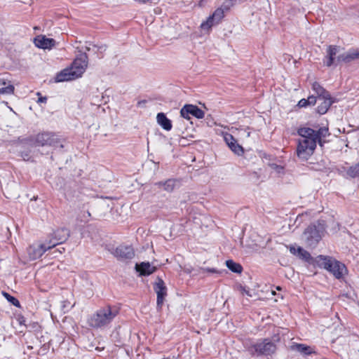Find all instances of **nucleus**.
I'll use <instances>...</instances> for the list:
<instances>
[{
  "label": "nucleus",
  "instance_id": "nucleus-38",
  "mask_svg": "<svg viewBox=\"0 0 359 359\" xmlns=\"http://www.w3.org/2000/svg\"><path fill=\"white\" fill-rule=\"evenodd\" d=\"M86 215L87 216H86L85 215H83L84 219H82V220L84 221V222H88L89 221V217H90V216H91V215H90V212L88 210L86 211Z\"/></svg>",
  "mask_w": 359,
  "mask_h": 359
},
{
  "label": "nucleus",
  "instance_id": "nucleus-1",
  "mask_svg": "<svg viewBox=\"0 0 359 359\" xmlns=\"http://www.w3.org/2000/svg\"><path fill=\"white\" fill-rule=\"evenodd\" d=\"M298 135L301 137L298 140L297 147V155L299 158L306 161L313 154L317 142L322 147V139L329 135L328 128L320 127L315 130L310 128H300L297 130Z\"/></svg>",
  "mask_w": 359,
  "mask_h": 359
},
{
  "label": "nucleus",
  "instance_id": "nucleus-10",
  "mask_svg": "<svg viewBox=\"0 0 359 359\" xmlns=\"http://www.w3.org/2000/svg\"><path fill=\"white\" fill-rule=\"evenodd\" d=\"M225 12L219 7L217 8L212 15H210L206 21L201 25V27L204 30H210L211 27L219 24L224 17Z\"/></svg>",
  "mask_w": 359,
  "mask_h": 359
},
{
  "label": "nucleus",
  "instance_id": "nucleus-13",
  "mask_svg": "<svg viewBox=\"0 0 359 359\" xmlns=\"http://www.w3.org/2000/svg\"><path fill=\"white\" fill-rule=\"evenodd\" d=\"M181 116L186 119H190L189 115H192L196 118H203L205 116L204 111L196 105L185 104L180 110Z\"/></svg>",
  "mask_w": 359,
  "mask_h": 359
},
{
  "label": "nucleus",
  "instance_id": "nucleus-2",
  "mask_svg": "<svg viewBox=\"0 0 359 359\" xmlns=\"http://www.w3.org/2000/svg\"><path fill=\"white\" fill-rule=\"evenodd\" d=\"M88 66V55L86 53H81L73 62L72 66L66 68L57 74L56 82H64L74 80L84 73Z\"/></svg>",
  "mask_w": 359,
  "mask_h": 359
},
{
  "label": "nucleus",
  "instance_id": "nucleus-29",
  "mask_svg": "<svg viewBox=\"0 0 359 359\" xmlns=\"http://www.w3.org/2000/svg\"><path fill=\"white\" fill-rule=\"evenodd\" d=\"M224 139L225 142L228 145V147L236 141V140L233 137V136L229 133H226L224 135Z\"/></svg>",
  "mask_w": 359,
  "mask_h": 359
},
{
  "label": "nucleus",
  "instance_id": "nucleus-27",
  "mask_svg": "<svg viewBox=\"0 0 359 359\" xmlns=\"http://www.w3.org/2000/svg\"><path fill=\"white\" fill-rule=\"evenodd\" d=\"M164 189L167 191H172L175 187V181L168 180L163 182Z\"/></svg>",
  "mask_w": 359,
  "mask_h": 359
},
{
  "label": "nucleus",
  "instance_id": "nucleus-16",
  "mask_svg": "<svg viewBox=\"0 0 359 359\" xmlns=\"http://www.w3.org/2000/svg\"><path fill=\"white\" fill-rule=\"evenodd\" d=\"M15 92V87L11 81L0 76V94L3 95H13Z\"/></svg>",
  "mask_w": 359,
  "mask_h": 359
},
{
  "label": "nucleus",
  "instance_id": "nucleus-4",
  "mask_svg": "<svg viewBox=\"0 0 359 359\" xmlns=\"http://www.w3.org/2000/svg\"><path fill=\"white\" fill-rule=\"evenodd\" d=\"M325 231L324 221H318L309 225L304 231V239L306 246L315 248L322 239Z\"/></svg>",
  "mask_w": 359,
  "mask_h": 359
},
{
  "label": "nucleus",
  "instance_id": "nucleus-3",
  "mask_svg": "<svg viewBox=\"0 0 359 359\" xmlns=\"http://www.w3.org/2000/svg\"><path fill=\"white\" fill-rule=\"evenodd\" d=\"M118 313V310L109 305L97 309L88 319V324L93 328H104L108 326Z\"/></svg>",
  "mask_w": 359,
  "mask_h": 359
},
{
  "label": "nucleus",
  "instance_id": "nucleus-25",
  "mask_svg": "<svg viewBox=\"0 0 359 359\" xmlns=\"http://www.w3.org/2000/svg\"><path fill=\"white\" fill-rule=\"evenodd\" d=\"M346 176L355 178L359 176V163L355 165L349 167L346 170Z\"/></svg>",
  "mask_w": 359,
  "mask_h": 359
},
{
  "label": "nucleus",
  "instance_id": "nucleus-31",
  "mask_svg": "<svg viewBox=\"0 0 359 359\" xmlns=\"http://www.w3.org/2000/svg\"><path fill=\"white\" fill-rule=\"evenodd\" d=\"M239 290L241 292V293L243 294V295H247V296H249V297H251V294H250V292L249 290H247L245 288V287H243L242 285H240L239 286Z\"/></svg>",
  "mask_w": 359,
  "mask_h": 359
},
{
  "label": "nucleus",
  "instance_id": "nucleus-34",
  "mask_svg": "<svg viewBox=\"0 0 359 359\" xmlns=\"http://www.w3.org/2000/svg\"><path fill=\"white\" fill-rule=\"evenodd\" d=\"M316 101H317L316 97H315L313 95L309 96V97L307 98V102H308L309 106L314 105L316 103Z\"/></svg>",
  "mask_w": 359,
  "mask_h": 359
},
{
  "label": "nucleus",
  "instance_id": "nucleus-30",
  "mask_svg": "<svg viewBox=\"0 0 359 359\" xmlns=\"http://www.w3.org/2000/svg\"><path fill=\"white\" fill-rule=\"evenodd\" d=\"M271 168L275 170H276L278 173L283 172L284 168L281 165H277L276 163H272L270 165Z\"/></svg>",
  "mask_w": 359,
  "mask_h": 359
},
{
  "label": "nucleus",
  "instance_id": "nucleus-19",
  "mask_svg": "<svg viewBox=\"0 0 359 359\" xmlns=\"http://www.w3.org/2000/svg\"><path fill=\"white\" fill-rule=\"evenodd\" d=\"M290 251L292 254L298 256L300 259L307 262H310L312 259L310 253L301 247L297 248L293 246L290 247Z\"/></svg>",
  "mask_w": 359,
  "mask_h": 359
},
{
  "label": "nucleus",
  "instance_id": "nucleus-28",
  "mask_svg": "<svg viewBox=\"0 0 359 359\" xmlns=\"http://www.w3.org/2000/svg\"><path fill=\"white\" fill-rule=\"evenodd\" d=\"M4 296L13 305L15 306L16 307H20V302L15 297L8 294V293H4Z\"/></svg>",
  "mask_w": 359,
  "mask_h": 359
},
{
  "label": "nucleus",
  "instance_id": "nucleus-21",
  "mask_svg": "<svg viewBox=\"0 0 359 359\" xmlns=\"http://www.w3.org/2000/svg\"><path fill=\"white\" fill-rule=\"evenodd\" d=\"M359 58V52L350 50L346 53L340 54L337 57V62H350L352 60Z\"/></svg>",
  "mask_w": 359,
  "mask_h": 359
},
{
  "label": "nucleus",
  "instance_id": "nucleus-37",
  "mask_svg": "<svg viewBox=\"0 0 359 359\" xmlns=\"http://www.w3.org/2000/svg\"><path fill=\"white\" fill-rule=\"evenodd\" d=\"M93 47L96 48L97 49V50L101 51V52L105 51L107 49V47L105 45H102V46L94 45Z\"/></svg>",
  "mask_w": 359,
  "mask_h": 359
},
{
  "label": "nucleus",
  "instance_id": "nucleus-24",
  "mask_svg": "<svg viewBox=\"0 0 359 359\" xmlns=\"http://www.w3.org/2000/svg\"><path fill=\"white\" fill-rule=\"evenodd\" d=\"M226 267L233 273H241L243 271L242 266L233 261L232 259H229L226 261Z\"/></svg>",
  "mask_w": 359,
  "mask_h": 359
},
{
  "label": "nucleus",
  "instance_id": "nucleus-36",
  "mask_svg": "<svg viewBox=\"0 0 359 359\" xmlns=\"http://www.w3.org/2000/svg\"><path fill=\"white\" fill-rule=\"evenodd\" d=\"M65 251V248H57L53 252V254L54 255V257H56L57 255V254H62Z\"/></svg>",
  "mask_w": 359,
  "mask_h": 359
},
{
  "label": "nucleus",
  "instance_id": "nucleus-9",
  "mask_svg": "<svg viewBox=\"0 0 359 359\" xmlns=\"http://www.w3.org/2000/svg\"><path fill=\"white\" fill-rule=\"evenodd\" d=\"M111 254L120 261L132 259L135 256V252L131 245H120L116 248Z\"/></svg>",
  "mask_w": 359,
  "mask_h": 359
},
{
  "label": "nucleus",
  "instance_id": "nucleus-22",
  "mask_svg": "<svg viewBox=\"0 0 359 359\" xmlns=\"http://www.w3.org/2000/svg\"><path fill=\"white\" fill-rule=\"evenodd\" d=\"M312 90L317 94L318 99L330 95V93L318 82L313 83Z\"/></svg>",
  "mask_w": 359,
  "mask_h": 359
},
{
  "label": "nucleus",
  "instance_id": "nucleus-6",
  "mask_svg": "<svg viewBox=\"0 0 359 359\" xmlns=\"http://www.w3.org/2000/svg\"><path fill=\"white\" fill-rule=\"evenodd\" d=\"M277 347L274 342L266 338L260 339L252 344L248 348V351L252 355L271 356L276 351Z\"/></svg>",
  "mask_w": 359,
  "mask_h": 359
},
{
  "label": "nucleus",
  "instance_id": "nucleus-5",
  "mask_svg": "<svg viewBox=\"0 0 359 359\" xmlns=\"http://www.w3.org/2000/svg\"><path fill=\"white\" fill-rule=\"evenodd\" d=\"M318 259L319 265L330 271L337 279L342 278L347 271L344 264L330 257L319 255Z\"/></svg>",
  "mask_w": 359,
  "mask_h": 359
},
{
  "label": "nucleus",
  "instance_id": "nucleus-11",
  "mask_svg": "<svg viewBox=\"0 0 359 359\" xmlns=\"http://www.w3.org/2000/svg\"><path fill=\"white\" fill-rule=\"evenodd\" d=\"M50 247L46 241L43 243H34L27 248V253L29 259L35 260L41 257L47 250H50Z\"/></svg>",
  "mask_w": 359,
  "mask_h": 359
},
{
  "label": "nucleus",
  "instance_id": "nucleus-7",
  "mask_svg": "<svg viewBox=\"0 0 359 359\" xmlns=\"http://www.w3.org/2000/svg\"><path fill=\"white\" fill-rule=\"evenodd\" d=\"M58 143L57 135L51 132L40 133L34 138V145L38 147H55Z\"/></svg>",
  "mask_w": 359,
  "mask_h": 359
},
{
  "label": "nucleus",
  "instance_id": "nucleus-26",
  "mask_svg": "<svg viewBox=\"0 0 359 359\" xmlns=\"http://www.w3.org/2000/svg\"><path fill=\"white\" fill-rule=\"evenodd\" d=\"M230 149L236 155L242 156L244 154L243 147L240 145L237 141L234 142L232 144L229 146Z\"/></svg>",
  "mask_w": 359,
  "mask_h": 359
},
{
  "label": "nucleus",
  "instance_id": "nucleus-8",
  "mask_svg": "<svg viewBox=\"0 0 359 359\" xmlns=\"http://www.w3.org/2000/svg\"><path fill=\"white\" fill-rule=\"evenodd\" d=\"M70 236V231L65 228H59L53 231L51 234V238L46 241L51 249L55 248L56 245L64 243L68 239Z\"/></svg>",
  "mask_w": 359,
  "mask_h": 359
},
{
  "label": "nucleus",
  "instance_id": "nucleus-12",
  "mask_svg": "<svg viewBox=\"0 0 359 359\" xmlns=\"http://www.w3.org/2000/svg\"><path fill=\"white\" fill-rule=\"evenodd\" d=\"M154 290L157 294V309L161 310L163 306L165 297L167 295V287H165V283L161 278H157V282L154 286Z\"/></svg>",
  "mask_w": 359,
  "mask_h": 359
},
{
  "label": "nucleus",
  "instance_id": "nucleus-18",
  "mask_svg": "<svg viewBox=\"0 0 359 359\" xmlns=\"http://www.w3.org/2000/svg\"><path fill=\"white\" fill-rule=\"evenodd\" d=\"M135 269L141 276H149L153 273L156 268L151 266L149 262H142L140 264H136Z\"/></svg>",
  "mask_w": 359,
  "mask_h": 359
},
{
  "label": "nucleus",
  "instance_id": "nucleus-17",
  "mask_svg": "<svg viewBox=\"0 0 359 359\" xmlns=\"http://www.w3.org/2000/svg\"><path fill=\"white\" fill-rule=\"evenodd\" d=\"M319 100H322L323 102L318 106L317 111L322 115L325 114L328 111L330 106L337 101L336 99L331 95L327 96V97L319 98Z\"/></svg>",
  "mask_w": 359,
  "mask_h": 359
},
{
  "label": "nucleus",
  "instance_id": "nucleus-33",
  "mask_svg": "<svg viewBox=\"0 0 359 359\" xmlns=\"http://www.w3.org/2000/svg\"><path fill=\"white\" fill-rule=\"evenodd\" d=\"M297 106L300 108L306 107L307 106H309V104L307 102V99L303 98V99L300 100L297 104Z\"/></svg>",
  "mask_w": 359,
  "mask_h": 359
},
{
  "label": "nucleus",
  "instance_id": "nucleus-39",
  "mask_svg": "<svg viewBox=\"0 0 359 359\" xmlns=\"http://www.w3.org/2000/svg\"><path fill=\"white\" fill-rule=\"evenodd\" d=\"M48 346H46V345H43L41 349H40V351L42 353H44V352L48 349Z\"/></svg>",
  "mask_w": 359,
  "mask_h": 359
},
{
  "label": "nucleus",
  "instance_id": "nucleus-32",
  "mask_svg": "<svg viewBox=\"0 0 359 359\" xmlns=\"http://www.w3.org/2000/svg\"><path fill=\"white\" fill-rule=\"evenodd\" d=\"M36 95L39 97L38 100H37V102H38V103H46L47 100H48V99H47V97H46V96H44V97H43V96H42V95H41V93H39V92H38V93H36Z\"/></svg>",
  "mask_w": 359,
  "mask_h": 359
},
{
  "label": "nucleus",
  "instance_id": "nucleus-35",
  "mask_svg": "<svg viewBox=\"0 0 359 359\" xmlns=\"http://www.w3.org/2000/svg\"><path fill=\"white\" fill-rule=\"evenodd\" d=\"M202 270L203 271H207V272L212 273H219V271L216 269H214V268H203V269H202Z\"/></svg>",
  "mask_w": 359,
  "mask_h": 359
},
{
  "label": "nucleus",
  "instance_id": "nucleus-20",
  "mask_svg": "<svg viewBox=\"0 0 359 359\" xmlns=\"http://www.w3.org/2000/svg\"><path fill=\"white\" fill-rule=\"evenodd\" d=\"M156 121L163 129L167 131H169L172 129V122L168 118H167L164 113L160 112L157 114Z\"/></svg>",
  "mask_w": 359,
  "mask_h": 359
},
{
  "label": "nucleus",
  "instance_id": "nucleus-40",
  "mask_svg": "<svg viewBox=\"0 0 359 359\" xmlns=\"http://www.w3.org/2000/svg\"><path fill=\"white\" fill-rule=\"evenodd\" d=\"M145 101L144 100H141V101H139L137 102V106H140L141 104H143V103H144Z\"/></svg>",
  "mask_w": 359,
  "mask_h": 359
},
{
  "label": "nucleus",
  "instance_id": "nucleus-41",
  "mask_svg": "<svg viewBox=\"0 0 359 359\" xmlns=\"http://www.w3.org/2000/svg\"><path fill=\"white\" fill-rule=\"evenodd\" d=\"M276 289H277L278 290H281V287H280V286H278V287H276Z\"/></svg>",
  "mask_w": 359,
  "mask_h": 359
},
{
  "label": "nucleus",
  "instance_id": "nucleus-15",
  "mask_svg": "<svg viewBox=\"0 0 359 359\" xmlns=\"http://www.w3.org/2000/svg\"><path fill=\"white\" fill-rule=\"evenodd\" d=\"M339 47L337 46L330 45L327 48V55L325 57L323 62L327 67H331L335 64L337 61L336 55L339 53Z\"/></svg>",
  "mask_w": 359,
  "mask_h": 359
},
{
  "label": "nucleus",
  "instance_id": "nucleus-14",
  "mask_svg": "<svg viewBox=\"0 0 359 359\" xmlns=\"http://www.w3.org/2000/svg\"><path fill=\"white\" fill-rule=\"evenodd\" d=\"M55 39L47 38L44 35H39L34 39V44L36 47L42 49H51L56 45Z\"/></svg>",
  "mask_w": 359,
  "mask_h": 359
},
{
  "label": "nucleus",
  "instance_id": "nucleus-23",
  "mask_svg": "<svg viewBox=\"0 0 359 359\" xmlns=\"http://www.w3.org/2000/svg\"><path fill=\"white\" fill-rule=\"evenodd\" d=\"M293 351H296L303 355H308L312 353L311 348L302 344H294L291 346Z\"/></svg>",
  "mask_w": 359,
  "mask_h": 359
}]
</instances>
